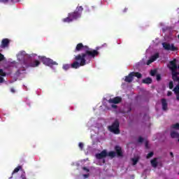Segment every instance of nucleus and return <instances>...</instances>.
<instances>
[{"instance_id":"obj_30","label":"nucleus","mask_w":179,"mask_h":179,"mask_svg":"<svg viewBox=\"0 0 179 179\" xmlns=\"http://www.w3.org/2000/svg\"><path fill=\"white\" fill-rule=\"evenodd\" d=\"M3 59H5V56L2 53H0V62L3 61Z\"/></svg>"},{"instance_id":"obj_6","label":"nucleus","mask_w":179,"mask_h":179,"mask_svg":"<svg viewBox=\"0 0 179 179\" xmlns=\"http://www.w3.org/2000/svg\"><path fill=\"white\" fill-rule=\"evenodd\" d=\"M162 47L166 51H177L178 48L175 47L174 43L170 44L167 42L162 43Z\"/></svg>"},{"instance_id":"obj_14","label":"nucleus","mask_w":179,"mask_h":179,"mask_svg":"<svg viewBox=\"0 0 179 179\" xmlns=\"http://www.w3.org/2000/svg\"><path fill=\"white\" fill-rule=\"evenodd\" d=\"M178 73H175L173 74H172V79L173 80V82H177L178 83V85H179V76H178Z\"/></svg>"},{"instance_id":"obj_26","label":"nucleus","mask_w":179,"mask_h":179,"mask_svg":"<svg viewBox=\"0 0 179 179\" xmlns=\"http://www.w3.org/2000/svg\"><path fill=\"white\" fill-rule=\"evenodd\" d=\"M0 76H6V73L3 69H0Z\"/></svg>"},{"instance_id":"obj_47","label":"nucleus","mask_w":179,"mask_h":179,"mask_svg":"<svg viewBox=\"0 0 179 179\" xmlns=\"http://www.w3.org/2000/svg\"><path fill=\"white\" fill-rule=\"evenodd\" d=\"M10 178H12V176Z\"/></svg>"},{"instance_id":"obj_25","label":"nucleus","mask_w":179,"mask_h":179,"mask_svg":"<svg viewBox=\"0 0 179 179\" xmlns=\"http://www.w3.org/2000/svg\"><path fill=\"white\" fill-rule=\"evenodd\" d=\"M157 73V71H156V70H151L150 71L151 76H155Z\"/></svg>"},{"instance_id":"obj_33","label":"nucleus","mask_w":179,"mask_h":179,"mask_svg":"<svg viewBox=\"0 0 179 179\" xmlns=\"http://www.w3.org/2000/svg\"><path fill=\"white\" fill-rule=\"evenodd\" d=\"M138 142L139 143H142V142H143V138H142L141 136H140V137L138 138Z\"/></svg>"},{"instance_id":"obj_12","label":"nucleus","mask_w":179,"mask_h":179,"mask_svg":"<svg viewBox=\"0 0 179 179\" xmlns=\"http://www.w3.org/2000/svg\"><path fill=\"white\" fill-rule=\"evenodd\" d=\"M161 103L162 106V110L164 111H167V107H168V103H167V100L166 99H161Z\"/></svg>"},{"instance_id":"obj_3","label":"nucleus","mask_w":179,"mask_h":179,"mask_svg":"<svg viewBox=\"0 0 179 179\" xmlns=\"http://www.w3.org/2000/svg\"><path fill=\"white\" fill-rule=\"evenodd\" d=\"M108 129L110 131V132L115 134V135H119L121 131L120 130V122L118 120H115L112 125L108 126Z\"/></svg>"},{"instance_id":"obj_37","label":"nucleus","mask_w":179,"mask_h":179,"mask_svg":"<svg viewBox=\"0 0 179 179\" xmlns=\"http://www.w3.org/2000/svg\"><path fill=\"white\" fill-rule=\"evenodd\" d=\"M83 170H84L85 171H87V173H89V171H90L89 169H87L86 167H83Z\"/></svg>"},{"instance_id":"obj_31","label":"nucleus","mask_w":179,"mask_h":179,"mask_svg":"<svg viewBox=\"0 0 179 179\" xmlns=\"http://www.w3.org/2000/svg\"><path fill=\"white\" fill-rule=\"evenodd\" d=\"M157 80L159 82L162 80V76L160 74L157 75Z\"/></svg>"},{"instance_id":"obj_44","label":"nucleus","mask_w":179,"mask_h":179,"mask_svg":"<svg viewBox=\"0 0 179 179\" xmlns=\"http://www.w3.org/2000/svg\"><path fill=\"white\" fill-rule=\"evenodd\" d=\"M127 10H128V8H124L123 12H127Z\"/></svg>"},{"instance_id":"obj_32","label":"nucleus","mask_w":179,"mask_h":179,"mask_svg":"<svg viewBox=\"0 0 179 179\" xmlns=\"http://www.w3.org/2000/svg\"><path fill=\"white\" fill-rule=\"evenodd\" d=\"M173 127L175 128L176 129H179V124L176 123L173 124Z\"/></svg>"},{"instance_id":"obj_20","label":"nucleus","mask_w":179,"mask_h":179,"mask_svg":"<svg viewBox=\"0 0 179 179\" xmlns=\"http://www.w3.org/2000/svg\"><path fill=\"white\" fill-rule=\"evenodd\" d=\"M131 73H133V77L135 76L136 78H137L138 79H141V78H142V74L139 72H131Z\"/></svg>"},{"instance_id":"obj_41","label":"nucleus","mask_w":179,"mask_h":179,"mask_svg":"<svg viewBox=\"0 0 179 179\" xmlns=\"http://www.w3.org/2000/svg\"><path fill=\"white\" fill-rule=\"evenodd\" d=\"M149 146V143L148 142H145V148L148 149Z\"/></svg>"},{"instance_id":"obj_34","label":"nucleus","mask_w":179,"mask_h":179,"mask_svg":"<svg viewBox=\"0 0 179 179\" xmlns=\"http://www.w3.org/2000/svg\"><path fill=\"white\" fill-rule=\"evenodd\" d=\"M152 62H154L152 59L150 58L149 60H148L147 62V65H150V64H152Z\"/></svg>"},{"instance_id":"obj_27","label":"nucleus","mask_w":179,"mask_h":179,"mask_svg":"<svg viewBox=\"0 0 179 179\" xmlns=\"http://www.w3.org/2000/svg\"><path fill=\"white\" fill-rule=\"evenodd\" d=\"M153 155H154L153 152H149V153L147 155V158H148V159H150V157H153Z\"/></svg>"},{"instance_id":"obj_45","label":"nucleus","mask_w":179,"mask_h":179,"mask_svg":"<svg viewBox=\"0 0 179 179\" xmlns=\"http://www.w3.org/2000/svg\"><path fill=\"white\" fill-rule=\"evenodd\" d=\"M178 71H179V64L178 65ZM177 73L179 74V71L177 72Z\"/></svg>"},{"instance_id":"obj_10","label":"nucleus","mask_w":179,"mask_h":179,"mask_svg":"<svg viewBox=\"0 0 179 179\" xmlns=\"http://www.w3.org/2000/svg\"><path fill=\"white\" fill-rule=\"evenodd\" d=\"M108 153L106 150H103L100 153L96 154V158L98 159H104V157H107Z\"/></svg>"},{"instance_id":"obj_7","label":"nucleus","mask_w":179,"mask_h":179,"mask_svg":"<svg viewBox=\"0 0 179 179\" xmlns=\"http://www.w3.org/2000/svg\"><path fill=\"white\" fill-rule=\"evenodd\" d=\"M168 68L171 69L172 75L174 73H177V69H178L177 59H174L173 60L169 62V66H168Z\"/></svg>"},{"instance_id":"obj_49","label":"nucleus","mask_w":179,"mask_h":179,"mask_svg":"<svg viewBox=\"0 0 179 179\" xmlns=\"http://www.w3.org/2000/svg\"><path fill=\"white\" fill-rule=\"evenodd\" d=\"M11 1H13V0H11Z\"/></svg>"},{"instance_id":"obj_35","label":"nucleus","mask_w":179,"mask_h":179,"mask_svg":"<svg viewBox=\"0 0 179 179\" xmlns=\"http://www.w3.org/2000/svg\"><path fill=\"white\" fill-rule=\"evenodd\" d=\"M5 82V79L3 78V77L0 76V83H3Z\"/></svg>"},{"instance_id":"obj_13","label":"nucleus","mask_w":179,"mask_h":179,"mask_svg":"<svg viewBox=\"0 0 179 179\" xmlns=\"http://www.w3.org/2000/svg\"><path fill=\"white\" fill-rule=\"evenodd\" d=\"M131 111H132V108L131 106H126L122 109V113L123 114H128L129 113H131Z\"/></svg>"},{"instance_id":"obj_8","label":"nucleus","mask_w":179,"mask_h":179,"mask_svg":"<svg viewBox=\"0 0 179 179\" xmlns=\"http://www.w3.org/2000/svg\"><path fill=\"white\" fill-rule=\"evenodd\" d=\"M122 101V97L121 96H116L114 98H110L108 101V103L110 104H120Z\"/></svg>"},{"instance_id":"obj_5","label":"nucleus","mask_w":179,"mask_h":179,"mask_svg":"<svg viewBox=\"0 0 179 179\" xmlns=\"http://www.w3.org/2000/svg\"><path fill=\"white\" fill-rule=\"evenodd\" d=\"M115 149L116 152L114 151H110L108 153V156H109V157H115L116 155H117V156L121 157V156H122V150L121 149V147L116 146Z\"/></svg>"},{"instance_id":"obj_19","label":"nucleus","mask_w":179,"mask_h":179,"mask_svg":"<svg viewBox=\"0 0 179 179\" xmlns=\"http://www.w3.org/2000/svg\"><path fill=\"white\" fill-rule=\"evenodd\" d=\"M152 80L150 78H146L143 80V83H145L146 85H150L152 83Z\"/></svg>"},{"instance_id":"obj_16","label":"nucleus","mask_w":179,"mask_h":179,"mask_svg":"<svg viewBox=\"0 0 179 179\" xmlns=\"http://www.w3.org/2000/svg\"><path fill=\"white\" fill-rule=\"evenodd\" d=\"M40 65V61L35 60L34 62L30 63L29 66H31L32 68H36V66H38Z\"/></svg>"},{"instance_id":"obj_2","label":"nucleus","mask_w":179,"mask_h":179,"mask_svg":"<svg viewBox=\"0 0 179 179\" xmlns=\"http://www.w3.org/2000/svg\"><path fill=\"white\" fill-rule=\"evenodd\" d=\"M82 12H83V7L82 6H78L74 12H71L68 14V17L64 18L62 22L64 23H71L73 20H78L82 17Z\"/></svg>"},{"instance_id":"obj_36","label":"nucleus","mask_w":179,"mask_h":179,"mask_svg":"<svg viewBox=\"0 0 179 179\" xmlns=\"http://www.w3.org/2000/svg\"><path fill=\"white\" fill-rule=\"evenodd\" d=\"M78 146H79V148H80L81 150L83 149V143H79Z\"/></svg>"},{"instance_id":"obj_11","label":"nucleus","mask_w":179,"mask_h":179,"mask_svg":"<svg viewBox=\"0 0 179 179\" xmlns=\"http://www.w3.org/2000/svg\"><path fill=\"white\" fill-rule=\"evenodd\" d=\"M134 73L131 72L128 76H125L124 81L127 82V83H131L134 80Z\"/></svg>"},{"instance_id":"obj_43","label":"nucleus","mask_w":179,"mask_h":179,"mask_svg":"<svg viewBox=\"0 0 179 179\" xmlns=\"http://www.w3.org/2000/svg\"><path fill=\"white\" fill-rule=\"evenodd\" d=\"M84 177H85V178H87L89 177V174H85V175H84Z\"/></svg>"},{"instance_id":"obj_39","label":"nucleus","mask_w":179,"mask_h":179,"mask_svg":"<svg viewBox=\"0 0 179 179\" xmlns=\"http://www.w3.org/2000/svg\"><path fill=\"white\" fill-rule=\"evenodd\" d=\"M11 93H15L16 91L15 90V88L12 87L10 88Z\"/></svg>"},{"instance_id":"obj_29","label":"nucleus","mask_w":179,"mask_h":179,"mask_svg":"<svg viewBox=\"0 0 179 179\" xmlns=\"http://www.w3.org/2000/svg\"><path fill=\"white\" fill-rule=\"evenodd\" d=\"M21 178L22 179H27V178H26V172H22V173L21 174Z\"/></svg>"},{"instance_id":"obj_48","label":"nucleus","mask_w":179,"mask_h":179,"mask_svg":"<svg viewBox=\"0 0 179 179\" xmlns=\"http://www.w3.org/2000/svg\"><path fill=\"white\" fill-rule=\"evenodd\" d=\"M178 175H179V172H178Z\"/></svg>"},{"instance_id":"obj_17","label":"nucleus","mask_w":179,"mask_h":179,"mask_svg":"<svg viewBox=\"0 0 179 179\" xmlns=\"http://www.w3.org/2000/svg\"><path fill=\"white\" fill-rule=\"evenodd\" d=\"M171 136L173 138H179V133L177 131H171Z\"/></svg>"},{"instance_id":"obj_18","label":"nucleus","mask_w":179,"mask_h":179,"mask_svg":"<svg viewBox=\"0 0 179 179\" xmlns=\"http://www.w3.org/2000/svg\"><path fill=\"white\" fill-rule=\"evenodd\" d=\"M71 68H72L73 69H75V68H73L72 66V64H64L63 65V69H64V71H68V69H71Z\"/></svg>"},{"instance_id":"obj_1","label":"nucleus","mask_w":179,"mask_h":179,"mask_svg":"<svg viewBox=\"0 0 179 179\" xmlns=\"http://www.w3.org/2000/svg\"><path fill=\"white\" fill-rule=\"evenodd\" d=\"M80 51H83L84 52L78 54L74 57L75 61L72 63V67L75 69H78L80 66H85V65L90 62L92 58L99 57V54L96 50L90 48L87 45H83L82 43H78L74 50L75 52H79Z\"/></svg>"},{"instance_id":"obj_9","label":"nucleus","mask_w":179,"mask_h":179,"mask_svg":"<svg viewBox=\"0 0 179 179\" xmlns=\"http://www.w3.org/2000/svg\"><path fill=\"white\" fill-rule=\"evenodd\" d=\"M10 43V40L8 38H3L0 45V48H8V47H9Z\"/></svg>"},{"instance_id":"obj_28","label":"nucleus","mask_w":179,"mask_h":179,"mask_svg":"<svg viewBox=\"0 0 179 179\" xmlns=\"http://www.w3.org/2000/svg\"><path fill=\"white\" fill-rule=\"evenodd\" d=\"M174 87V83L173 81L169 82V89H173Z\"/></svg>"},{"instance_id":"obj_42","label":"nucleus","mask_w":179,"mask_h":179,"mask_svg":"<svg viewBox=\"0 0 179 179\" xmlns=\"http://www.w3.org/2000/svg\"><path fill=\"white\" fill-rule=\"evenodd\" d=\"M170 155L171 156V157H174V154H173L172 152H170Z\"/></svg>"},{"instance_id":"obj_40","label":"nucleus","mask_w":179,"mask_h":179,"mask_svg":"<svg viewBox=\"0 0 179 179\" xmlns=\"http://www.w3.org/2000/svg\"><path fill=\"white\" fill-rule=\"evenodd\" d=\"M111 107H112V108H117L118 106L117 105L113 104V105H111Z\"/></svg>"},{"instance_id":"obj_46","label":"nucleus","mask_w":179,"mask_h":179,"mask_svg":"<svg viewBox=\"0 0 179 179\" xmlns=\"http://www.w3.org/2000/svg\"><path fill=\"white\" fill-rule=\"evenodd\" d=\"M9 0H3V2H8Z\"/></svg>"},{"instance_id":"obj_38","label":"nucleus","mask_w":179,"mask_h":179,"mask_svg":"<svg viewBox=\"0 0 179 179\" xmlns=\"http://www.w3.org/2000/svg\"><path fill=\"white\" fill-rule=\"evenodd\" d=\"M171 94H173V92H171V91H169V92H167V96H171Z\"/></svg>"},{"instance_id":"obj_15","label":"nucleus","mask_w":179,"mask_h":179,"mask_svg":"<svg viewBox=\"0 0 179 179\" xmlns=\"http://www.w3.org/2000/svg\"><path fill=\"white\" fill-rule=\"evenodd\" d=\"M150 163H151V166H152L155 169H156L158 164L157 158H154L153 159H152L150 161Z\"/></svg>"},{"instance_id":"obj_24","label":"nucleus","mask_w":179,"mask_h":179,"mask_svg":"<svg viewBox=\"0 0 179 179\" xmlns=\"http://www.w3.org/2000/svg\"><path fill=\"white\" fill-rule=\"evenodd\" d=\"M131 161L133 162V166H136V164H138V162H139V158L138 157L132 158Z\"/></svg>"},{"instance_id":"obj_4","label":"nucleus","mask_w":179,"mask_h":179,"mask_svg":"<svg viewBox=\"0 0 179 179\" xmlns=\"http://www.w3.org/2000/svg\"><path fill=\"white\" fill-rule=\"evenodd\" d=\"M39 59L44 64V65H46L47 66L52 67L53 65H58V63L57 62H54V60L47 58L44 56H39Z\"/></svg>"},{"instance_id":"obj_22","label":"nucleus","mask_w":179,"mask_h":179,"mask_svg":"<svg viewBox=\"0 0 179 179\" xmlns=\"http://www.w3.org/2000/svg\"><path fill=\"white\" fill-rule=\"evenodd\" d=\"M159 57H160V55L159 54V52H157L155 55H153L152 56H151L150 58L155 62V61H156V59H157V58H159Z\"/></svg>"},{"instance_id":"obj_21","label":"nucleus","mask_w":179,"mask_h":179,"mask_svg":"<svg viewBox=\"0 0 179 179\" xmlns=\"http://www.w3.org/2000/svg\"><path fill=\"white\" fill-rule=\"evenodd\" d=\"M22 166H18L17 167H16L14 171L12 173V176H13L15 173H19V171H20V170H22Z\"/></svg>"},{"instance_id":"obj_23","label":"nucleus","mask_w":179,"mask_h":179,"mask_svg":"<svg viewBox=\"0 0 179 179\" xmlns=\"http://www.w3.org/2000/svg\"><path fill=\"white\" fill-rule=\"evenodd\" d=\"M24 71H26V69L24 68H22V69H18L17 71V72L15 73V75L17 76H20V75H22V72H24Z\"/></svg>"}]
</instances>
